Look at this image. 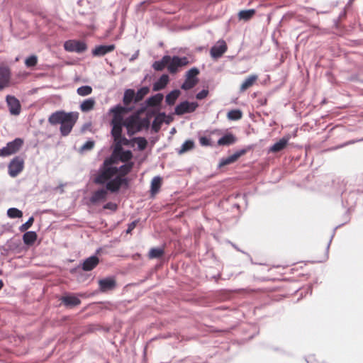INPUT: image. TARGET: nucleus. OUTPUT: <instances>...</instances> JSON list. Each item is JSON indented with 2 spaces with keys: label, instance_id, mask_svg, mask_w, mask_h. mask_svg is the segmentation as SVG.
I'll return each instance as SVG.
<instances>
[{
  "label": "nucleus",
  "instance_id": "1",
  "mask_svg": "<svg viewBox=\"0 0 363 363\" xmlns=\"http://www.w3.org/2000/svg\"><path fill=\"white\" fill-rule=\"evenodd\" d=\"M78 118L79 113L77 112L67 113L64 111H58L50 116L48 122L52 125L60 124L61 134L63 136H67L72 131Z\"/></svg>",
  "mask_w": 363,
  "mask_h": 363
},
{
  "label": "nucleus",
  "instance_id": "2",
  "mask_svg": "<svg viewBox=\"0 0 363 363\" xmlns=\"http://www.w3.org/2000/svg\"><path fill=\"white\" fill-rule=\"evenodd\" d=\"M114 160L112 158H107L104 160L98 174L93 179L94 184L99 185L104 184L118 173V168L111 166Z\"/></svg>",
  "mask_w": 363,
  "mask_h": 363
},
{
  "label": "nucleus",
  "instance_id": "3",
  "mask_svg": "<svg viewBox=\"0 0 363 363\" xmlns=\"http://www.w3.org/2000/svg\"><path fill=\"white\" fill-rule=\"evenodd\" d=\"M23 141L21 138H16L14 140L7 143L6 147L0 149V157H8L17 152L21 146Z\"/></svg>",
  "mask_w": 363,
  "mask_h": 363
},
{
  "label": "nucleus",
  "instance_id": "4",
  "mask_svg": "<svg viewBox=\"0 0 363 363\" xmlns=\"http://www.w3.org/2000/svg\"><path fill=\"white\" fill-rule=\"evenodd\" d=\"M124 126L126 127L128 135H131L140 131L143 124L138 116L133 115L125 120Z\"/></svg>",
  "mask_w": 363,
  "mask_h": 363
},
{
  "label": "nucleus",
  "instance_id": "5",
  "mask_svg": "<svg viewBox=\"0 0 363 363\" xmlns=\"http://www.w3.org/2000/svg\"><path fill=\"white\" fill-rule=\"evenodd\" d=\"M199 74V70L196 68L190 69L186 74V79L182 85V89L189 90L192 89L198 82L196 76Z\"/></svg>",
  "mask_w": 363,
  "mask_h": 363
},
{
  "label": "nucleus",
  "instance_id": "6",
  "mask_svg": "<svg viewBox=\"0 0 363 363\" xmlns=\"http://www.w3.org/2000/svg\"><path fill=\"white\" fill-rule=\"evenodd\" d=\"M189 63L186 57H179L174 56L171 57L167 65V69L171 74H175L179 71V68L186 66Z\"/></svg>",
  "mask_w": 363,
  "mask_h": 363
},
{
  "label": "nucleus",
  "instance_id": "7",
  "mask_svg": "<svg viewBox=\"0 0 363 363\" xmlns=\"http://www.w3.org/2000/svg\"><path fill=\"white\" fill-rule=\"evenodd\" d=\"M64 48L68 52H75L81 53L87 49L86 43L83 41L76 40H69L64 43Z\"/></svg>",
  "mask_w": 363,
  "mask_h": 363
},
{
  "label": "nucleus",
  "instance_id": "8",
  "mask_svg": "<svg viewBox=\"0 0 363 363\" xmlns=\"http://www.w3.org/2000/svg\"><path fill=\"white\" fill-rule=\"evenodd\" d=\"M122 185L128 186V180L127 178H123L121 176H116L114 179H110L106 185V189L111 192H117Z\"/></svg>",
  "mask_w": 363,
  "mask_h": 363
},
{
  "label": "nucleus",
  "instance_id": "9",
  "mask_svg": "<svg viewBox=\"0 0 363 363\" xmlns=\"http://www.w3.org/2000/svg\"><path fill=\"white\" fill-rule=\"evenodd\" d=\"M24 167V160L20 157H14L9 164V174L15 177L21 172Z\"/></svg>",
  "mask_w": 363,
  "mask_h": 363
},
{
  "label": "nucleus",
  "instance_id": "10",
  "mask_svg": "<svg viewBox=\"0 0 363 363\" xmlns=\"http://www.w3.org/2000/svg\"><path fill=\"white\" fill-rule=\"evenodd\" d=\"M197 107L198 104L196 102H189L185 101L176 106L174 113L177 115L181 116L186 113L194 112Z\"/></svg>",
  "mask_w": 363,
  "mask_h": 363
},
{
  "label": "nucleus",
  "instance_id": "11",
  "mask_svg": "<svg viewBox=\"0 0 363 363\" xmlns=\"http://www.w3.org/2000/svg\"><path fill=\"white\" fill-rule=\"evenodd\" d=\"M110 111L113 113V118L111 124H123V114L127 112V108L121 106H116L112 108Z\"/></svg>",
  "mask_w": 363,
  "mask_h": 363
},
{
  "label": "nucleus",
  "instance_id": "12",
  "mask_svg": "<svg viewBox=\"0 0 363 363\" xmlns=\"http://www.w3.org/2000/svg\"><path fill=\"white\" fill-rule=\"evenodd\" d=\"M11 77V69L6 66H0V91L9 86Z\"/></svg>",
  "mask_w": 363,
  "mask_h": 363
},
{
  "label": "nucleus",
  "instance_id": "13",
  "mask_svg": "<svg viewBox=\"0 0 363 363\" xmlns=\"http://www.w3.org/2000/svg\"><path fill=\"white\" fill-rule=\"evenodd\" d=\"M228 47L224 40H219L213 45L210 50V54L212 58H220L226 51Z\"/></svg>",
  "mask_w": 363,
  "mask_h": 363
},
{
  "label": "nucleus",
  "instance_id": "14",
  "mask_svg": "<svg viewBox=\"0 0 363 363\" xmlns=\"http://www.w3.org/2000/svg\"><path fill=\"white\" fill-rule=\"evenodd\" d=\"M6 102L11 114L17 116L21 113V104L15 96L8 95L6 96Z\"/></svg>",
  "mask_w": 363,
  "mask_h": 363
},
{
  "label": "nucleus",
  "instance_id": "15",
  "mask_svg": "<svg viewBox=\"0 0 363 363\" xmlns=\"http://www.w3.org/2000/svg\"><path fill=\"white\" fill-rule=\"evenodd\" d=\"M99 290L101 292H106L113 290L116 286V281L113 277H108L99 280Z\"/></svg>",
  "mask_w": 363,
  "mask_h": 363
},
{
  "label": "nucleus",
  "instance_id": "16",
  "mask_svg": "<svg viewBox=\"0 0 363 363\" xmlns=\"http://www.w3.org/2000/svg\"><path fill=\"white\" fill-rule=\"evenodd\" d=\"M249 150L250 147L240 150L235 152L234 154L228 156L227 158L223 159L220 163V166L228 165L236 162L240 157L245 155Z\"/></svg>",
  "mask_w": 363,
  "mask_h": 363
},
{
  "label": "nucleus",
  "instance_id": "17",
  "mask_svg": "<svg viewBox=\"0 0 363 363\" xmlns=\"http://www.w3.org/2000/svg\"><path fill=\"white\" fill-rule=\"evenodd\" d=\"M108 191L105 189H100L93 192L89 201L91 203L96 204L106 200Z\"/></svg>",
  "mask_w": 363,
  "mask_h": 363
},
{
  "label": "nucleus",
  "instance_id": "18",
  "mask_svg": "<svg viewBox=\"0 0 363 363\" xmlns=\"http://www.w3.org/2000/svg\"><path fill=\"white\" fill-rule=\"evenodd\" d=\"M99 263V259L96 256H91L86 259L82 264V268L84 271L88 272L94 269Z\"/></svg>",
  "mask_w": 363,
  "mask_h": 363
},
{
  "label": "nucleus",
  "instance_id": "19",
  "mask_svg": "<svg viewBox=\"0 0 363 363\" xmlns=\"http://www.w3.org/2000/svg\"><path fill=\"white\" fill-rule=\"evenodd\" d=\"M258 80L257 74H251L248 76L240 86V92H245L246 90L252 87Z\"/></svg>",
  "mask_w": 363,
  "mask_h": 363
},
{
  "label": "nucleus",
  "instance_id": "20",
  "mask_svg": "<svg viewBox=\"0 0 363 363\" xmlns=\"http://www.w3.org/2000/svg\"><path fill=\"white\" fill-rule=\"evenodd\" d=\"M115 48L114 45H99L93 50L92 54L94 56H104L106 54L113 51Z\"/></svg>",
  "mask_w": 363,
  "mask_h": 363
},
{
  "label": "nucleus",
  "instance_id": "21",
  "mask_svg": "<svg viewBox=\"0 0 363 363\" xmlns=\"http://www.w3.org/2000/svg\"><path fill=\"white\" fill-rule=\"evenodd\" d=\"M60 301L65 306L67 307H74L81 303L80 299L72 295L62 296Z\"/></svg>",
  "mask_w": 363,
  "mask_h": 363
},
{
  "label": "nucleus",
  "instance_id": "22",
  "mask_svg": "<svg viewBox=\"0 0 363 363\" xmlns=\"http://www.w3.org/2000/svg\"><path fill=\"white\" fill-rule=\"evenodd\" d=\"M162 184V179L160 177L157 176L153 177L151 181L150 194L151 196L154 197L160 190Z\"/></svg>",
  "mask_w": 363,
  "mask_h": 363
},
{
  "label": "nucleus",
  "instance_id": "23",
  "mask_svg": "<svg viewBox=\"0 0 363 363\" xmlns=\"http://www.w3.org/2000/svg\"><path fill=\"white\" fill-rule=\"evenodd\" d=\"M289 137L281 138V140H279V141L274 143L272 146L270 147L269 152H278L284 150L286 147V145L289 143Z\"/></svg>",
  "mask_w": 363,
  "mask_h": 363
},
{
  "label": "nucleus",
  "instance_id": "24",
  "mask_svg": "<svg viewBox=\"0 0 363 363\" xmlns=\"http://www.w3.org/2000/svg\"><path fill=\"white\" fill-rule=\"evenodd\" d=\"M169 82V76L167 74H162L160 79L154 83L153 91H157L165 88Z\"/></svg>",
  "mask_w": 363,
  "mask_h": 363
},
{
  "label": "nucleus",
  "instance_id": "25",
  "mask_svg": "<svg viewBox=\"0 0 363 363\" xmlns=\"http://www.w3.org/2000/svg\"><path fill=\"white\" fill-rule=\"evenodd\" d=\"M235 136L232 133H228L218 140V145L220 146L230 145L235 143Z\"/></svg>",
  "mask_w": 363,
  "mask_h": 363
},
{
  "label": "nucleus",
  "instance_id": "26",
  "mask_svg": "<svg viewBox=\"0 0 363 363\" xmlns=\"http://www.w3.org/2000/svg\"><path fill=\"white\" fill-rule=\"evenodd\" d=\"M255 9L242 10L239 11L238 16L239 20L248 21L255 16Z\"/></svg>",
  "mask_w": 363,
  "mask_h": 363
},
{
  "label": "nucleus",
  "instance_id": "27",
  "mask_svg": "<svg viewBox=\"0 0 363 363\" xmlns=\"http://www.w3.org/2000/svg\"><path fill=\"white\" fill-rule=\"evenodd\" d=\"M96 101L93 98L87 99L80 104V109L82 112H88L94 108Z\"/></svg>",
  "mask_w": 363,
  "mask_h": 363
},
{
  "label": "nucleus",
  "instance_id": "28",
  "mask_svg": "<svg viewBox=\"0 0 363 363\" xmlns=\"http://www.w3.org/2000/svg\"><path fill=\"white\" fill-rule=\"evenodd\" d=\"M170 60V56L165 55L162 58L161 61L155 62L152 67L155 70L161 71L164 68L165 66L167 67Z\"/></svg>",
  "mask_w": 363,
  "mask_h": 363
},
{
  "label": "nucleus",
  "instance_id": "29",
  "mask_svg": "<svg viewBox=\"0 0 363 363\" xmlns=\"http://www.w3.org/2000/svg\"><path fill=\"white\" fill-rule=\"evenodd\" d=\"M180 94H181V92L178 89L172 91L166 96V99H165L166 103L169 106L174 105L175 104L177 99L179 98Z\"/></svg>",
  "mask_w": 363,
  "mask_h": 363
},
{
  "label": "nucleus",
  "instance_id": "30",
  "mask_svg": "<svg viewBox=\"0 0 363 363\" xmlns=\"http://www.w3.org/2000/svg\"><path fill=\"white\" fill-rule=\"evenodd\" d=\"M37 234L34 231H28L23 235V240L26 245H32L37 240Z\"/></svg>",
  "mask_w": 363,
  "mask_h": 363
},
{
  "label": "nucleus",
  "instance_id": "31",
  "mask_svg": "<svg viewBox=\"0 0 363 363\" xmlns=\"http://www.w3.org/2000/svg\"><path fill=\"white\" fill-rule=\"evenodd\" d=\"M163 95L162 94H157L147 100V104L149 106H159L163 100Z\"/></svg>",
  "mask_w": 363,
  "mask_h": 363
},
{
  "label": "nucleus",
  "instance_id": "32",
  "mask_svg": "<svg viewBox=\"0 0 363 363\" xmlns=\"http://www.w3.org/2000/svg\"><path fill=\"white\" fill-rule=\"evenodd\" d=\"M135 91L133 89H127L123 96V104L128 106L133 101H135Z\"/></svg>",
  "mask_w": 363,
  "mask_h": 363
},
{
  "label": "nucleus",
  "instance_id": "33",
  "mask_svg": "<svg viewBox=\"0 0 363 363\" xmlns=\"http://www.w3.org/2000/svg\"><path fill=\"white\" fill-rule=\"evenodd\" d=\"M164 254V248H151L148 253V258L150 259L160 258Z\"/></svg>",
  "mask_w": 363,
  "mask_h": 363
},
{
  "label": "nucleus",
  "instance_id": "34",
  "mask_svg": "<svg viewBox=\"0 0 363 363\" xmlns=\"http://www.w3.org/2000/svg\"><path fill=\"white\" fill-rule=\"evenodd\" d=\"M133 162H128L127 164H125L119 167L118 169V172L119 174L118 176H121L123 178H125L124 177L127 175L133 169Z\"/></svg>",
  "mask_w": 363,
  "mask_h": 363
},
{
  "label": "nucleus",
  "instance_id": "35",
  "mask_svg": "<svg viewBox=\"0 0 363 363\" xmlns=\"http://www.w3.org/2000/svg\"><path fill=\"white\" fill-rule=\"evenodd\" d=\"M150 91V89L147 86H143L138 90L137 93L135 92V102H139L146 96Z\"/></svg>",
  "mask_w": 363,
  "mask_h": 363
},
{
  "label": "nucleus",
  "instance_id": "36",
  "mask_svg": "<svg viewBox=\"0 0 363 363\" xmlns=\"http://www.w3.org/2000/svg\"><path fill=\"white\" fill-rule=\"evenodd\" d=\"M112 130L111 134L114 140H118L121 138L122 133V127L123 124H111Z\"/></svg>",
  "mask_w": 363,
  "mask_h": 363
},
{
  "label": "nucleus",
  "instance_id": "37",
  "mask_svg": "<svg viewBox=\"0 0 363 363\" xmlns=\"http://www.w3.org/2000/svg\"><path fill=\"white\" fill-rule=\"evenodd\" d=\"M116 145H115V150L114 152H118L122 151V145H128L129 144V140L124 138L121 136V138L118 140H114Z\"/></svg>",
  "mask_w": 363,
  "mask_h": 363
},
{
  "label": "nucleus",
  "instance_id": "38",
  "mask_svg": "<svg viewBox=\"0 0 363 363\" xmlns=\"http://www.w3.org/2000/svg\"><path fill=\"white\" fill-rule=\"evenodd\" d=\"M227 116L229 120L237 121L242 118V113L239 109H233L228 113Z\"/></svg>",
  "mask_w": 363,
  "mask_h": 363
},
{
  "label": "nucleus",
  "instance_id": "39",
  "mask_svg": "<svg viewBox=\"0 0 363 363\" xmlns=\"http://www.w3.org/2000/svg\"><path fill=\"white\" fill-rule=\"evenodd\" d=\"M77 93L82 96H85L92 93V88L90 86H82L77 89Z\"/></svg>",
  "mask_w": 363,
  "mask_h": 363
},
{
  "label": "nucleus",
  "instance_id": "40",
  "mask_svg": "<svg viewBox=\"0 0 363 363\" xmlns=\"http://www.w3.org/2000/svg\"><path fill=\"white\" fill-rule=\"evenodd\" d=\"M133 140L137 143L138 147L140 150H144L147 147V141L145 138H135L133 139Z\"/></svg>",
  "mask_w": 363,
  "mask_h": 363
},
{
  "label": "nucleus",
  "instance_id": "41",
  "mask_svg": "<svg viewBox=\"0 0 363 363\" xmlns=\"http://www.w3.org/2000/svg\"><path fill=\"white\" fill-rule=\"evenodd\" d=\"M7 215L11 218H21L23 213L16 208H11L7 211Z\"/></svg>",
  "mask_w": 363,
  "mask_h": 363
},
{
  "label": "nucleus",
  "instance_id": "42",
  "mask_svg": "<svg viewBox=\"0 0 363 363\" xmlns=\"http://www.w3.org/2000/svg\"><path fill=\"white\" fill-rule=\"evenodd\" d=\"M194 147V143L192 140H186L184 144L182 145L181 149L179 151V154H182L185 152H187L191 149H193Z\"/></svg>",
  "mask_w": 363,
  "mask_h": 363
},
{
  "label": "nucleus",
  "instance_id": "43",
  "mask_svg": "<svg viewBox=\"0 0 363 363\" xmlns=\"http://www.w3.org/2000/svg\"><path fill=\"white\" fill-rule=\"evenodd\" d=\"M38 63V57L35 55H31L26 59L25 64L27 67H35Z\"/></svg>",
  "mask_w": 363,
  "mask_h": 363
},
{
  "label": "nucleus",
  "instance_id": "44",
  "mask_svg": "<svg viewBox=\"0 0 363 363\" xmlns=\"http://www.w3.org/2000/svg\"><path fill=\"white\" fill-rule=\"evenodd\" d=\"M121 152L120 159L122 162H128L129 161L132 157V152L130 150L126 151H118V152Z\"/></svg>",
  "mask_w": 363,
  "mask_h": 363
},
{
  "label": "nucleus",
  "instance_id": "45",
  "mask_svg": "<svg viewBox=\"0 0 363 363\" xmlns=\"http://www.w3.org/2000/svg\"><path fill=\"white\" fill-rule=\"evenodd\" d=\"M33 221H34V218L33 217H30L27 222H26L25 223H23L20 228H19V230L21 232H25L26 230H27L28 229H29L33 223Z\"/></svg>",
  "mask_w": 363,
  "mask_h": 363
},
{
  "label": "nucleus",
  "instance_id": "46",
  "mask_svg": "<svg viewBox=\"0 0 363 363\" xmlns=\"http://www.w3.org/2000/svg\"><path fill=\"white\" fill-rule=\"evenodd\" d=\"M162 122V121L161 120H159L158 118H155V120L153 121L152 124V128L155 133L160 130Z\"/></svg>",
  "mask_w": 363,
  "mask_h": 363
},
{
  "label": "nucleus",
  "instance_id": "47",
  "mask_svg": "<svg viewBox=\"0 0 363 363\" xmlns=\"http://www.w3.org/2000/svg\"><path fill=\"white\" fill-rule=\"evenodd\" d=\"M117 205L113 202H108L104 206V209H109L112 211H116L117 210Z\"/></svg>",
  "mask_w": 363,
  "mask_h": 363
},
{
  "label": "nucleus",
  "instance_id": "48",
  "mask_svg": "<svg viewBox=\"0 0 363 363\" xmlns=\"http://www.w3.org/2000/svg\"><path fill=\"white\" fill-rule=\"evenodd\" d=\"M94 146V142L93 141H87L86 142L83 146L82 147V149L83 150H91Z\"/></svg>",
  "mask_w": 363,
  "mask_h": 363
},
{
  "label": "nucleus",
  "instance_id": "49",
  "mask_svg": "<svg viewBox=\"0 0 363 363\" xmlns=\"http://www.w3.org/2000/svg\"><path fill=\"white\" fill-rule=\"evenodd\" d=\"M199 143L203 146H209L211 145V141L210 139L207 137H201L199 138Z\"/></svg>",
  "mask_w": 363,
  "mask_h": 363
},
{
  "label": "nucleus",
  "instance_id": "50",
  "mask_svg": "<svg viewBox=\"0 0 363 363\" xmlns=\"http://www.w3.org/2000/svg\"><path fill=\"white\" fill-rule=\"evenodd\" d=\"M208 94V91L207 90L203 89L196 94V99L200 100L203 99L207 96Z\"/></svg>",
  "mask_w": 363,
  "mask_h": 363
},
{
  "label": "nucleus",
  "instance_id": "51",
  "mask_svg": "<svg viewBox=\"0 0 363 363\" xmlns=\"http://www.w3.org/2000/svg\"><path fill=\"white\" fill-rule=\"evenodd\" d=\"M137 225V221H133L128 224V228L126 230V233L129 234L135 229Z\"/></svg>",
  "mask_w": 363,
  "mask_h": 363
},
{
  "label": "nucleus",
  "instance_id": "52",
  "mask_svg": "<svg viewBox=\"0 0 363 363\" xmlns=\"http://www.w3.org/2000/svg\"><path fill=\"white\" fill-rule=\"evenodd\" d=\"M328 248H329V246L327 245L324 248V255L323 257L321 258V259L319 260V262H322L325 259H326L328 257Z\"/></svg>",
  "mask_w": 363,
  "mask_h": 363
},
{
  "label": "nucleus",
  "instance_id": "53",
  "mask_svg": "<svg viewBox=\"0 0 363 363\" xmlns=\"http://www.w3.org/2000/svg\"><path fill=\"white\" fill-rule=\"evenodd\" d=\"M3 286H4V282L1 280H0V290L3 288Z\"/></svg>",
  "mask_w": 363,
  "mask_h": 363
},
{
  "label": "nucleus",
  "instance_id": "54",
  "mask_svg": "<svg viewBox=\"0 0 363 363\" xmlns=\"http://www.w3.org/2000/svg\"><path fill=\"white\" fill-rule=\"evenodd\" d=\"M291 270L294 272V271H298V268L294 267V268H292Z\"/></svg>",
  "mask_w": 363,
  "mask_h": 363
}]
</instances>
